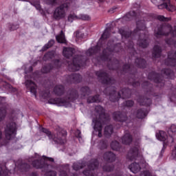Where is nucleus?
<instances>
[{"instance_id": "48", "label": "nucleus", "mask_w": 176, "mask_h": 176, "mask_svg": "<svg viewBox=\"0 0 176 176\" xmlns=\"http://www.w3.org/2000/svg\"><path fill=\"white\" fill-rule=\"evenodd\" d=\"M94 53V50L93 48H90L89 50H88L87 54V56H91V54H93Z\"/></svg>"}, {"instance_id": "24", "label": "nucleus", "mask_w": 176, "mask_h": 176, "mask_svg": "<svg viewBox=\"0 0 176 176\" xmlns=\"http://www.w3.org/2000/svg\"><path fill=\"white\" fill-rule=\"evenodd\" d=\"M146 115H148L147 111H145V110L140 109L138 112L137 118H138L139 119H144V118H145Z\"/></svg>"}, {"instance_id": "46", "label": "nucleus", "mask_w": 176, "mask_h": 176, "mask_svg": "<svg viewBox=\"0 0 176 176\" xmlns=\"http://www.w3.org/2000/svg\"><path fill=\"white\" fill-rule=\"evenodd\" d=\"M45 176H56V172L54 171L47 172L45 173Z\"/></svg>"}, {"instance_id": "4", "label": "nucleus", "mask_w": 176, "mask_h": 176, "mask_svg": "<svg viewBox=\"0 0 176 176\" xmlns=\"http://www.w3.org/2000/svg\"><path fill=\"white\" fill-rule=\"evenodd\" d=\"M5 134L7 140H12L16 135V123L7 124L5 129Z\"/></svg>"}, {"instance_id": "22", "label": "nucleus", "mask_w": 176, "mask_h": 176, "mask_svg": "<svg viewBox=\"0 0 176 176\" xmlns=\"http://www.w3.org/2000/svg\"><path fill=\"white\" fill-rule=\"evenodd\" d=\"M162 53V48L159 47V45H155L154 47V51H153V56L154 57H160V54Z\"/></svg>"}, {"instance_id": "28", "label": "nucleus", "mask_w": 176, "mask_h": 176, "mask_svg": "<svg viewBox=\"0 0 176 176\" xmlns=\"http://www.w3.org/2000/svg\"><path fill=\"white\" fill-rule=\"evenodd\" d=\"M111 147L113 149V151H119L120 148L119 142L116 141L112 142V143L111 144Z\"/></svg>"}, {"instance_id": "33", "label": "nucleus", "mask_w": 176, "mask_h": 176, "mask_svg": "<svg viewBox=\"0 0 176 176\" xmlns=\"http://www.w3.org/2000/svg\"><path fill=\"white\" fill-rule=\"evenodd\" d=\"M107 38H109V29H106L104 33L102 34L101 38L102 40L107 39Z\"/></svg>"}, {"instance_id": "23", "label": "nucleus", "mask_w": 176, "mask_h": 176, "mask_svg": "<svg viewBox=\"0 0 176 176\" xmlns=\"http://www.w3.org/2000/svg\"><path fill=\"white\" fill-rule=\"evenodd\" d=\"M113 131V127H112V125L106 126L104 128V135L106 137H108V135H111Z\"/></svg>"}, {"instance_id": "57", "label": "nucleus", "mask_w": 176, "mask_h": 176, "mask_svg": "<svg viewBox=\"0 0 176 176\" xmlns=\"http://www.w3.org/2000/svg\"><path fill=\"white\" fill-rule=\"evenodd\" d=\"M29 71H30V72L32 71V67H30Z\"/></svg>"}, {"instance_id": "1", "label": "nucleus", "mask_w": 176, "mask_h": 176, "mask_svg": "<svg viewBox=\"0 0 176 176\" xmlns=\"http://www.w3.org/2000/svg\"><path fill=\"white\" fill-rule=\"evenodd\" d=\"M96 111L97 113L99 114V120L96 119L93 120L94 129L95 131H98V137H102V133L101 131H102V125L107 120V116L105 115V110L101 106H97L96 107Z\"/></svg>"}, {"instance_id": "41", "label": "nucleus", "mask_w": 176, "mask_h": 176, "mask_svg": "<svg viewBox=\"0 0 176 176\" xmlns=\"http://www.w3.org/2000/svg\"><path fill=\"white\" fill-rule=\"evenodd\" d=\"M6 173H8V170H3V168L0 166V175L6 176L8 175V174H6Z\"/></svg>"}, {"instance_id": "45", "label": "nucleus", "mask_w": 176, "mask_h": 176, "mask_svg": "<svg viewBox=\"0 0 176 176\" xmlns=\"http://www.w3.org/2000/svg\"><path fill=\"white\" fill-rule=\"evenodd\" d=\"M126 107H133V105H134V102H133V100H127L126 102Z\"/></svg>"}, {"instance_id": "21", "label": "nucleus", "mask_w": 176, "mask_h": 176, "mask_svg": "<svg viewBox=\"0 0 176 176\" xmlns=\"http://www.w3.org/2000/svg\"><path fill=\"white\" fill-rule=\"evenodd\" d=\"M54 91L56 94H57L58 96H60L63 94V93H64V87L63 85L56 86L54 88Z\"/></svg>"}, {"instance_id": "35", "label": "nucleus", "mask_w": 176, "mask_h": 176, "mask_svg": "<svg viewBox=\"0 0 176 176\" xmlns=\"http://www.w3.org/2000/svg\"><path fill=\"white\" fill-rule=\"evenodd\" d=\"M140 46L143 48L146 47V46H148V40L146 39L142 40V42L140 43Z\"/></svg>"}, {"instance_id": "5", "label": "nucleus", "mask_w": 176, "mask_h": 176, "mask_svg": "<svg viewBox=\"0 0 176 176\" xmlns=\"http://www.w3.org/2000/svg\"><path fill=\"white\" fill-rule=\"evenodd\" d=\"M68 65L72 71H79L82 67V56H76L73 58L72 63H68Z\"/></svg>"}, {"instance_id": "53", "label": "nucleus", "mask_w": 176, "mask_h": 176, "mask_svg": "<svg viewBox=\"0 0 176 176\" xmlns=\"http://www.w3.org/2000/svg\"><path fill=\"white\" fill-rule=\"evenodd\" d=\"M166 75H167L168 76H170V75L171 74V73H170V70L169 69H166L164 71Z\"/></svg>"}, {"instance_id": "10", "label": "nucleus", "mask_w": 176, "mask_h": 176, "mask_svg": "<svg viewBox=\"0 0 176 176\" xmlns=\"http://www.w3.org/2000/svg\"><path fill=\"white\" fill-rule=\"evenodd\" d=\"M78 19H80L81 20L87 21V20H90V16H89V15H86V14H81V15H80V16H77L75 14H70L68 16V20L71 23H72V21H74V20H76Z\"/></svg>"}, {"instance_id": "20", "label": "nucleus", "mask_w": 176, "mask_h": 176, "mask_svg": "<svg viewBox=\"0 0 176 176\" xmlns=\"http://www.w3.org/2000/svg\"><path fill=\"white\" fill-rule=\"evenodd\" d=\"M114 50H116V47L111 45V47L107 48V50L103 51L104 56H105V57H108Z\"/></svg>"}, {"instance_id": "9", "label": "nucleus", "mask_w": 176, "mask_h": 176, "mask_svg": "<svg viewBox=\"0 0 176 176\" xmlns=\"http://www.w3.org/2000/svg\"><path fill=\"white\" fill-rule=\"evenodd\" d=\"M25 78L26 80L25 86L27 89H29V90H30V93L34 94V96H35V98H36V85H35L34 82L31 81V80H28L27 76H25Z\"/></svg>"}, {"instance_id": "36", "label": "nucleus", "mask_w": 176, "mask_h": 176, "mask_svg": "<svg viewBox=\"0 0 176 176\" xmlns=\"http://www.w3.org/2000/svg\"><path fill=\"white\" fill-rule=\"evenodd\" d=\"M80 168H82V166H80V163L74 164L73 170H75V171H78V170H80Z\"/></svg>"}, {"instance_id": "7", "label": "nucleus", "mask_w": 176, "mask_h": 176, "mask_svg": "<svg viewBox=\"0 0 176 176\" xmlns=\"http://www.w3.org/2000/svg\"><path fill=\"white\" fill-rule=\"evenodd\" d=\"M67 8H68V3H66L56 8L54 14V17H56V19L64 17V16H65V9H67Z\"/></svg>"}, {"instance_id": "44", "label": "nucleus", "mask_w": 176, "mask_h": 176, "mask_svg": "<svg viewBox=\"0 0 176 176\" xmlns=\"http://www.w3.org/2000/svg\"><path fill=\"white\" fill-rule=\"evenodd\" d=\"M33 5L37 10H39V12H41V4H39V2L34 3H33Z\"/></svg>"}, {"instance_id": "18", "label": "nucleus", "mask_w": 176, "mask_h": 176, "mask_svg": "<svg viewBox=\"0 0 176 176\" xmlns=\"http://www.w3.org/2000/svg\"><path fill=\"white\" fill-rule=\"evenodd\" d=\"M151 2L156 5L159 9H163L164 3H166L167 0H151Z\"/></svg>"}, {"instance_id": "19", "label": "nucleus", "mask_w": 176, "mask_h": 176, "mask_svg": "<svg viewBox=\"0 0 176 176\" xmlns=\"http://www.w3.org/2000/svg\"><path fill=\"white\" fill-rule=\"evenodd\" d=\"M56 39L58 43H65L67 40H65V35L63 31L60 32V34L56 36Z\"/></svg>"}, {"instance_id": "37", "label": "nucleus", "mask_w": 176, "mask_h": 176, "mask_svg": "<svg viewBox=\"0 0 176 176\" xmlns=\"http://www.w3.org/2000/svg\"><path fill=\"white\" fill-rule=\"evenodd\" d=\"M163 30H164V28H162L160 30H158L157 32L155 30V35H168V33L163 32Z\"/></svg>"}, {"instance_id": "56", "label": "nucleus", "mask_w": 176, "mask_h": 176, "mask_svg": "<svg viewBox=\"0 0 176 176\" xmlns=\"http://www.w3.org/2000/svg\"><path fill=\"white\" fill-rule=\"evenodd\" d=\"M49 96V94H45L44 95L42 96L43 98H45V100H47V96Z\"/></svg>"}, {"instance_id": "6", "label": "nucleus", "mask_w": 176, "mask_h": 176, "mask_svg": "<svg viewBox=\"0 0 176 176\" xmlns=\"http://www.w3.org/2000/svg\"><path fill=\"white\" fill-rule=\"evenodd\" d=\"M97 167H98V161L97 160H92L91 164L88 166L89 170H85L83 172L84 175L96 176V175L93 174V171H94Z\"/></svg>"}, {"instance_id": "58", "label": "nucleus", "mask_w": 176, "mask_h": 176, "mask_svg": "<svg viewBox=\"0 0 176 176\" xmlns=\"http://www.w3.org/2000/svg\"><path fill=\"white\" fill-rule=\"evenodd\" d=\"M56 63L60 64V60H56Z\"/></svg>"}, {"instance_id": "14", "label": "nucleus", "mask_w": 176, "mask_h": 176, "mask_svg": "<svg viewBox=\"0 0 176 176\" xmlns=\"http://www.w3.org/2000/svg\"><path fill=\"white\" fill-rule=\"evenodd\" d=\"M113 118L118 122H124L126 120V116L120 112L114 113Z\"/></svg>"}, {"instance_id": "25", "label": "nucleus", "mask_w": 176, "mask_h": 176, "mask_svg": "<svg viewBox=\"0 0 176 176\" xmlns=\"http://www.w3.org/2000/svg\"><path fill=\"white\" fill-rule=\"evenodd\" d=\"M119 32L121 34L122 38H129V36H131V33L129 32H126L123 29H120L119 30Z\"/></svg>"}, {"instance_id": "59", "label": "nucleus", "mask_w": 176, "mask_h": 176, "mask_svg": "<svg viewBox=\"0 0 176 176\" xmlns=\"http://www.w3.org/2000/svg\"><path fill=\"white\" fill-rule=\"evenodd\" d=\"M43 72H45L46 73V72H49V71H45V69H43Z\"/></svg>"}, {"instance_id": "34", "label": "nucleus", "mask_w": 176, "mask_h": 176, "mask_svg": "<svg viewBox=\"0 0 176 176\" xmlns=\"http://www.w3.org/2000/svg\"><path fill=\"white\" fill-rule=\"evenodd\" d=\"M50 104H63V105L65 104V102L61 99H58V100H54L53 102L52 100H49Z\"/></svg>"}, {"instance_id": "64", "label": "nucleus", "mask_w": 176, "mask_h": 176, "mask_svg": "<svg viewBox=\"0 0 176 176\" xmlns=\"http://www.w3.org/2000/svg\"><path fill=\"white\" fill-rule=\"evenodd\" d=\"M12 30H14V29H13V28H12Z\"/></svg>"}, {"instance_id": "8", "label": "nucleus", "mask_w": 176, "mask_h": 176, "mask_svg": "<svg viewBox=\"0 0 176 176\" xmlns=\"http://www.w3.org/2000/svg\"><path fill=\"white\" fill-rule=\"evenodd\" d=\"M96 75L98 76V78H101V80H102L103 83H105L106 85H111L114 82L113 80H112V78H111L107 73L98 72L96 73Z\"/></svg>"}, {"instance_id": "52", "label": "nucleus", "mask_w": 176, "mask_h": 176, "mask_svg": "<svg viewBox=\"0 0 176 176\" xmlns=\"http://www.w3.org/2000/svg\"><path fill=\"white\" fill-rule=\"evenodd\" d=\"M103 170H104V171H112L113 168L112 167H107V168L104 167Z\"/></svg>"}, {"instance_id": "29", "label": "nucleus", "mask_w": 176, "mask_h": 176, "mask_svg": "<svg viewBox=\"0 0 176 176\" xmlns=\"http://www.w3.org/2000/svg\"><path fill=\"white\" fill-rule=\"evenodd\" d=\"M54 45V40H50L48 42V43L44 45V47H43L42 49L43 52H45V50H47L49 47H52Z\"/></svg>"}, {"instance_id": "15", "label": "nucleus", "mask_w": 176, "mask_h": 176, "mask_svg": "<svg viewBox=\"0 0 176 176\" xmlns=\"http://www.w3.org/2000/svg\"><path fill=\"white\" fill-rule=\"evenodd\" d=\"M133 141V138L130 133H126L122 138V144L125 145H129Z\"/></svg>"}, {"instance_id": "60", "label": "nucleus", "mask_w": 176, "mask_h": 176, "mask_svg": "<svg viewBox=\"0 0 176 176\" xmlns=\"http://www.w3.org/2000/svg\"><path fill=\"white\" fill-rule=\"evenodd\" d=\"M2 132L0 131V139L1 138Z\"/></svg>"}, {"instance_id": "2", "label": "nucleus", "mask_w": 176, "mask_h": 176, "mask_svg": "<svg viewBox=\"0 0 176 176\" xmlns=\"http://www.w3.org/2000/svg\"><path fill=\"white\" fill-rule=\"evenodd\" d=\"M41 131L45 133L46 135H47L48 138H50V141H54L56 144H65V137H67V131L62 130L60 133H59V138H56V135L52 134V132L49 130L42 128Z\"/></svg>"}, {"instance_id": "42", "label": "nucleus", "mask_w": 176, "mask_h": 176, "mask_svg": "<svg viewBox=\"0 0 176 176\" xmlns=\"http://www.w3.org/2000/svg\"><path fill=\"white\" fill-rule=\"evenodd\" d=\"M168 30L170 31V34H171V35H173V36H176V27H175V29L173 31H171L172 28L171 26H168Z\"/></svg>"}, {"instance_id": "63", "label": "nucleus", "mask_w": 176, "mask_h": 176, "mask_svg": "<svg viewBox=\"0 0 176 176\" xmlns=\"http://www.w3.org/2000/svg\"><path fill=\"white\" fill-rule=\"evenodd\" d=\"M135 34H137V30L135 31Z\"/></svg>"}, {"instance_id": "40", "label": "nucleus", "mask_w": 176, "mask_h": 176, "mask_svg": "<svg viewBox=\"0 0 176 176\" xmlns=\"http://www.w3.org/2000/svg\"><path fill=\"white\" fill-rule=\"evenodd\" d=\"M1 84L3 85V89H6L7 90L9 89H12V86H10V85H9L6 82H1Z\"/></svg>"}, {"instance_id": "47", "label": "nucleus", "mask_w": 176, "mask_h": 176, "mask_svg": "<svg viewBox=\"0 0 176 176\" xmlns=\"http://www.w3.org/2000/svg\"><path fill=\"white\" fill-rule=\"evenodd\" d=\"M141 176H152V175H151V172L146 170L141 174Z\"/></svg>"}, {"instance_id": "11", "label": "nucleus", "mask_w": 176, "mask_h": 176, "mask_svg": "<svg viewBox=\"0 0 176 176\" xmlns=\"http://www.w3.org/2000/svg\"><path fill=\"white\" fill-rule=\"evenodd\" d=\"M63 53L64 57L69 58V57H72V55L75 53V49L72 47H64Z\"/></svg>"}, {"instance_id": "51", "label": "nucleus", "mask_w": 176, "mask_h": 176, "mask_svg": "<svg viewBox=\"0 0 176 176\" xmlns=\"http://www.w3.org/2000/svg\"><path fill=\"white\" fill-rule=\"evenodd\" d=\"M76 137L78 138H80V131L77 130L75 133Z\"/></svg>"}, {"instance_id": "16", "label": "nucleus", "mask_w": 176, "mask_h": 176, "mask_svg": "<svg viewBox=\"0 0 176 176\" xmlns=\"http://www.w3.org/2000/svg\"><path fill=\"white\" fill-rule=\"evenodd\" d=\"M129 168L132 173L136 174V173H138L141 170V166L137 163H133L129 166Z\"/></svg>"}, {"instance_id": "54", "label": "nucleus", "mask_w": 176, "mask_h": 176, "mask_svg": "<svg viewBox=\"0 0 176 176\" xmlns=\"http://www.w3.org/2000/svg\"><path fill=\"white\" fill-rule=\"evenodd\" d=\"M48 1V3H51L52 5L56 3V0H47Z\"/></svg>"}, {"instance_id": "55", "label": "nucleus", "mask_w": 176, "mask_h": 176, "mask_svg": "<svg viewBox=\"0 0 176 176\" xmlns=\"http://www.w3.org/2000/svg\"><path fill=\"white\" fill-rule=\"evenodd\" d=\"M5 102V98L0 97V104H3Z\"/></svg>"}, {"instance_id": "17", "label": "nucleus", "mask_w": 176, "mask_h": 176, "mask_svg": "<svg viewBox=\"0 0 176 176\" xmlns=\"http://www.w3.org/2000/svg\"><path fill=\"white\" fill-rule=\"evenodd\" d=\"M163 5L164 6L162 7V9H166L167 10H169V12H175V6L170 3V0H167L166 3H164Z\"/></svg>"}, {"instance_id": "12", "label": "nucleus", "mask_w": 176, "mask_h": 176, "mask_svg": "<svg viewBox=\"0 0 176 176\" xmlns=\"http://www.w3.org/2000/svg\"><path fill=\"white\" fill-rule=\"evenodd\" d=\"M104 160H106V162H115V159H116V156L113 153L108 152L105 153L104 155Z\"/></svg>"}, {"instance_id": "62", "label": "nucleus", "mask_w": 176, "mask_h": 176, "mask_svg": "<svg viewBox=\"0 0 176 176\" xmlns=\"http://www.w3.org/2000/svg\"><path fill=\"white\" fill-rule=\"evenodd\" d=\"M161 152H162V153H163V152H164L163 148H162V151H161Z\"/></svg>"}, {"instance_id": "50", "label": "nucleus", "mask_w": 176, "mask_h": 176, "mask_svg": "<svg viewBox=\"0 0 176 176\" xmlns=\"http://www.w3.org/2000/svg\"><path fill=\"white\" fill-rule=\"evenodd\" d=\"M130 16H135V12L134 11H132L126 14V17H130Z\"/></svg>"}, {"instance_id": "49", "label": "nucleus", "mask_w": 176, "mask_h": 176, "mask_svg": "<svg viewBox=\"0 0 176 176\" xmlns=\"http://www.w3.org/2000/svg\"><path fill=\"white\" fill-rule=\"evenodd\" d=\"M43 159L45 162H54V160H53V158H47L45 156H43Z\"/></svg>"}, {"instance_id": "3", "label": "nucleus", "mask_w": 176, "mask_h": 176, "mask_svg": "<svg viewBox=\"0 0 176 176\" xmlns=\"http://www.w3.org/2000/svg\"><path fill=\"white\" fill-rule=\"evenodd\" d=\"M135 146V147L131 149L129 151L128 154V159H129V160H140L142 164H145V160H144V157H142L141 151H140V146L138 145V143H137Z\"/></svg>"}, {"instance_id": "61", "label": "nucleus", "mask_w": 176, "mask_h": 176, "mask_svg": "<svg viewBox=\"0 0 176 176\" xmlns=\"http://www.w3.org/2000/svg\"><path fill=\"white\" fill-rule=\"evenodd\" d=\"M100 1V2H102L104 0H99Z\"/></svg>"}, {"instance_id": "26", "label": "nucleus", "mask_w": 176, "mask_h": 176, "mask_svg": "<svg viewBox=\"0 0 176 176\" xmlns=\"http://www.w3.org/2000/svg\"><path fill=\"white\" fill-rule=\"evenodd\" d=\"M87 101L89 102H100V96L96 95V96H93V97H89L87 99Z\"/></svg>"}, {"instance_id": "43", "label": "nucleus", "mask_w": 176, "mask_h": 176, "mask_svg": "<svg viewBox=\"0 0 176 176\" xmlns=\"http://www.w3.org/2000/svg\"><path fill=\"white\" fill-rule=\"evenodd\" d=\"M67 171H69L68 166H66V170H63L60 172V176H68Z\"/></svg>"}, {"instance_id": "32", "label": "nucleus", "mask_w": 176, "mask_h": 176, "mask_svg": "<svg viewBox=\"0 0 176 176\" xmlns=\"http://www.w3.org/2000/svg\"><path fill=\"white\" fill-rule=\"evenodd\" d=\"M54 57V52H47L43 57V60H49L50 58H53Z\"/></svg>"}, {"instance_id": "13", "label": "nucleus", "mask_w": 176, "mask_h": 176, "mask_svg": "<svg viewBox=\"0 0 176 176\" xmlns=\"http://www.w3.org/2000/svg\"><path fill=\"white\" fill-rule=\"evenodd\" d=\"M36 157L38 160L32 162L33 167H35L36 168H43V167H46V165H42V164H41V162L39 161L41 160V157H39L38 154H36Z\"/></svg>"}, {"instance_id": "38", "label": "nucleus", "mask_w": 176, "mask_h": 176, "mask_svg": "<svg viewBox=\"0 0 176 176\" xmlns=\"http://www.w3.org/2000/svg\"><path fill=\"white\" fill-rule=\"evenodd\" d=\"M157 19L160 20V21H170V20H171L170 18H166L162 15L158 16Z\"/></svg>"}, {"instance_id": "30", "label": "nucleus", "mask_w": 176, "mask_h": 176, "mask_svg": "<svg viewBox=\"0 0 176 176\" xmlns=\"http://www.w3.org/2000/svg\"><path fill=\"white\" fill-rule=\"evenodd\" d=\"M74 35H76V42H77V43H79V41H80V39L83 38V34L78 31L74 34Z\"/></svg>"}, {"instance_id": "27", "label": "nucleus", "mask_w": 176, "mask_h": 176, "mask_svg": "<svg viewBox=\"0 0 176 176\" xmlns=\"http://www.w3.org/2000/svg\"><path fill=\"white\" fill-rule=\"evenodd\" d=\"M136 24L137 30H138L139 31H144V30H145L146 27L145 24H144V21H138Z\"/></svg>"}, {"instance_id": "31", "label": "nucleus", "mask_w": 176, "mask_h": 176, "mask_svg": "<svg viewBox=\"0 0 176 176\" xmlns=\"http://www.w3.org/2000/svg\"><path fill=\"white\" fill-rule=\"evenodd\" d=\"M5 116H6V109H5V108H1L0 109V122L5 119Z\"/></svg>"}, {"instance_id": "39", "label": "nucleus", "mask_w": 176, "mask_h": 176, "mask_svg": "<svg viewBox=\"0 0 176 176\" xmlns=\"http://www.w3.org/2000/svg\"><path fill=\"white\" fill-rule=\"evenodd\" d=\"M81 78H82V77L79 74H74L73 76L74 80H75V82H80Z\"/></svg>"}]
</instances>
